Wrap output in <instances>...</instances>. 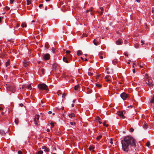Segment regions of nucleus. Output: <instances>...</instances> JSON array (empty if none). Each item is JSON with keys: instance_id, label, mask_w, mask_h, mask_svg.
<instances>
[{"instance_id": "obj_1", "label": "nucleus", "mask_w": 154, "mask_h": 154, "mask_svg": "<svg viewBox=\"0 0 154 154\" xmlns=\"http://www.w3.org/2000/svg\"><path fill=\"white\" fill-rule=\"evenodd\" d=\"M122 149L123 151L128 152L131 147H134L135 143L134 138L130 136H127L121 141Z\"/></svg>"}, {"instance_id": "obj_2", "label": "nucleus", "mask_w": 154, "mask_h": 154, "mask_svg": "<svg viewBox=\"0 0 154 154\" xmlns=\"http://www.w3.org/2000/svg\"><path fill=\"white\" fill-rule=\"evenodd\" d=\"M38 87L41 90H44L47 91L48 90V86L45 84H40L38 85Z\"/></svg>"}, {"instance_id": "obj_3", "label": "nucleus", "mask_w": 154, "mask_h": 154, "mask_svg": "<svg viewBox=\"0 0 154 154\" xmlns=\"http://www.w3.org/2000/svg\"><path fill=\"white\" fill-rule=\"evenodd\" d=\"M50 57V55L49 54H43L42 58L45 60H48L49 59Z\"/></svg>"}, {"instance_id": "obj_4", "label": "nucleus", "mask_w": 154, "mask_h": 154, "mask_svg": "<svg viewBox=\"0 0 154 154\" xmlns=\"http://www.w3.org/2000/svg\"><path fill=\"white\" fill-rule=\"evenodd\" d=\"M146 84L149 86H152L153 84L152 83V80L151 78L148 79L146 81Z\"/></svg>"}, {"instance_id": "obj_5", "label": "nucleus", "mask_w": 154, "mask_h": 154, "mask_svg": "<svg viewBox=\"0 0 154 154\" xmlns=\"http://www.w3.org/2000/svg\"><path fill=\"white\" fill-rule=\"evenodd\" d=\"M127 95L125 93H122L121 94V97L123 100H125L127 97Z\"/></svg>"}, {"instance_id": "obj_6", "label": "nucleus", "mask_w": 154, "mask_h": 154, "mask_svg": "<svg viewBox=\"0 0 154 154\" xmlns=\"http://www.w3.org/2000/svg\"><path fill=\"white\" fill-rule=\"evenodd\" d=\"M25 87L29 90H31L32 89V87H31V84H29L26 85H23V88H24Z\"/></svg>"}, {"instance_id": "obj_7", "label": "nucleus", "mask_w": 154, "mask_h": 154, "mask_svg": "<svg viewBox=\"0 0 154 154\" xmlns=\"http://www.w3.org/2000/svg\"><path fill=\"white\" fill-rule=\"evenodd\" d=\"M117 114L119 116L122 118L124 119L125 118L122 112L121 111H118L117 112Z\"/></svg>"}, {"instance_id": "obj_8", "label": "nucleus", "mask_w": 154, "mask_h": 154, "mask_svg": "<svg viewBox=\"0 0 154 154\" xmlns=\"http://www.w3.org/2000/svg\"><path fill=\"white\" fill-rule=\"evenodd\" d=\"M42 148L43 149H44V151L45 152H48L49 151V149L45 146H42Z\"/></svg>"}, {"instance_id": "obj_9", "label": "nucleus", "mask_w": 154, "mask_h": 154, "mask_svg": "<svg viewBox=\"0 0 154 154\" xmlns=\"http://www.w3.org/2000/svg\"><path fill=\"white\" fill-rule=\"evenodd\" d=\"M86 89L87 91V93L88 94H90L92 93V91L88 87L86 88Z\"/></svg>"}, {"instance_id": "obj_10", "label": "nucleus", "mask_w": 154, "mask_h": 154, "mask_svg": "<svg viewBox=\"0 0 154 154\" xmlns=\"http://www.w3.org/2000/svg\"><path fill=\"white\" fill-rule=\"evenodd\" d=\"M103 53L102 52H100L99 53V56L100 57V59H103Z\"/></svg>"}, {"instance_id": "obj_11", "label": "nucleus", "mask_w": 154, "mask_h": 154, "mask_svg": "<svg viewBox=\"0 0 154 154\" xmlns=\"http://www.w3.org/2000/svg\"><path fill=\"white\" fill-rule=\"evenodd\" d=\"M105 78L106 79V81L108 82L110 80L111 77L109 76L108 75L106 76L105 77Z\"/></svg>"}, {"instance_id": "obj_12", "label": "nucleus", "mask_w": 154, "mask_h": 154, "mask_svg": "<svg viewBox=\"0 0 154 154\" xmlns=\"http://www.w3.org/2000/svg\"><path fill=\"white\" fill-rule=\"evenodd\" d=\"M122 42V41L119 39H118L117 41H116V44L117 45H120L121 44Z\"/></svg>"}, {"instance_id": "obj_13", "label": "nucleus", "mask_w": 154, "mask_h": 154, "mask_svg": "<svg viewBox=\"0 0 154 154\" xmlns=\"http://www.w3.org/2000/svg\"><path fill=\"white\" fill-rule=\"evenodd\" d=\"M0 134L2 135H4L5 134V133L4 131L3 130H0Z\"/></svg>"}, {"instance_id": "obj_14", "label": "nucleus", "mask_w": 154, "mask_h": 154, "mask_svg": "<svg viewBox=\"0 0 154 154\" xmlns=\"http://www.w3.org/2000/svg\"><path fill=\"white\" fill-rule=\"evenodd\" d=\"M93 43L95 45H98L100 43L98 42V41H97V42H96L95 40H94L93 41Z\"/></svg>"}, {"instance_id": "obj_15", "label": "nucleus", "mask_w": 154, "mask_h": 154, "mask_svg": "<svg viewBox=\"0 0 154 154\" xmlns=\"http://www.w3.org/2000/svg\"><path fill=\"white\" fill-rule=\"evenodd\" d=\"M69 116L70 118H72L75 117V114L73 113H72L69 114Z\"/></svg>"}, {"instance_id": "obj_16", "label": "nucleus", "mask_w": 154, "mask_h": 154, "mask_svg": "<svg viewBox=\"0 0 154 154\" xmlns=\"http://www.w3.org/2000/svg\"><path fill=\"white\" fill-rule=\"evenodd\" d=\"M82 54V52L80 50H78L77 51V54L78 56H80Z\"/></svg>"}, {"instance_id": "obj_17", "label": "nucleus", "mask_w": 154, "mask_h": 154, "mask_svg": "<svg viewBox=\"0 0 154 154\" xmlns=\"http://www.w3.org/2000/svg\"><path fill=\"white\" fill-rule=\"evenodd\" d=\"M39 117H40L39 115H37L35 116V119H36L37 120V121H38V120L39 119Z\"/></svg>"}, {"instance_id": "obj_18", "label": "nucleus", "mask_w": 154, "mask_h": 154, "mask_svg": "<svg viewBox=\"0 0 154 154\" xmlns=\"http://www.w3.org/2000/svg\"><path fill=\"white\" fill-rule=\"evenodd\" d=\"M27 3L26 4L27 5H29L31 3V0H26Z\"/></svg>"}, {"instance_id": "obj_19", "label": "nucleus", "mask_w": 154, "mask_h": 154, "mask_svg": "<svg viewBox=\"0 0 154 154\" xmlns=\"http://www.w3.org/2000/svg\"><path fill=\"white\" fill-rule=\"evenodd\" d=\"M102 135L101 134L99 136H97L96 138V139L97 140L100 139L102 137Z\"/></svg>"}, {"instance_id": "obj_20", "label": "nucleus", "mask_w": 154, "mask_h": 154, "mask_svg": "<svg viewBox=\"0 0 154 154\" xmlns=\"http://www.w3.org/2000/svg\"><path fill=\"white\" fill-rule=\"evenodd\" d=\"M150 103L151 104V105L152 106H154V105H153V104L154 103V100H153V99H152L150 100Z\"/></svg>"}, {"instance_id": "obj_21", "label": "nucleus", "mask_w": 154, "mask_h": 154, "mask_svg": "<svg viewBox=\"0 0 154 154\" xmlns=\"http://www.w3.org/2000/svg\"><path fill=\"white\" fill-rule=\"evenodd\" d=\"M19 120L18 119H16L15 120V122L16 125L18 124V123Z\"/></svg>"}, {"instance_id": "obj_22", "label": "nucleus", "mask_w": 154, "mask_h": 154, "mask_svg": "<svg viewBox=\"0 0 154 154\" xmlns=\"http://www.w3.org/2000/svg\"><path fill=\"white\" fill-rule=\"evenodd\" d=\"M21 26L23 27V28H24V27H26V24H25V23H23L21 25Z\"/></svg>"}, {"instance_id": "obj_23", "label": "nucleus", "mask_w": 154, "mask_h": 154, "mask_svg": "<svg viewBox=\"0 0 154 154\" xmlns=\"http://www.w3.org/2000/svg\"><path fill=\"white\" fill-rule=\"evenodd\" d=\"M10 60H8V61L6 62L5 63V64L6 66H8L10 64V62H9Z\"/></svg>"}, {"instance_id": "obj_24", "label": "nucleus", "mask_w": 154, "mask_h": 154, "mask_svg": "<svg viewBox=\"0 0 154 154\" xmlns=\"http://www.w3.org/2000/svg\"><path fill=\"white\" fill-rule=\"evenodd\" d=\"M100 9L101 10V12L100 13V15H101L103 13V8L102 7H101L100 8Z\"/></svg>"}, {"instance_id": "obj_25", "label": "nucleus", "mask_w": 154, "mask_h": 154, "mask_svg": "<svg viewBox=\"0 0 154 154\" xmlns=\"http://www.w3.org/2000/svg\"><path fill=\"white\" fill-rule=\"evenodd\" d=\"M88 75L90 76H92L93 75V73L92 72H88Z\"/></svg>"}, {"instance_id": "obj_26", "label": "nucleus", "mask_w": 154, "mask_h": 154, "mask_svg": "<svg viewBox=\"0 0 154 154\" xmlns=\"http://www.w3.org/2000/svg\"><path fill=\"white\" fill-rule=\"evenodd\" d=\"M40 71L42 72V74H44L45 70L44 69L42 68L40 69Z\"/></svg>"}, {"instance_id": "obj_27", "label": "nucleus", "mask_w": 154, "mask_h": 154, "mask_svg": "<svg viewBox=\"0 0 154 154\" xmlns=\"http://www.w3.org/2000/svg\"><path fill=\"white\" fill-rule=\"evenodd\" d=\"M94 40H95V41L96 42H97V41H98V42H99V43H100V38H97L96 39H94Z\"/></svg>"}, {"instance_id": "obj_28", "label": "nucleus", "mask_w": 154, "mask_h": 154, "mask_svg": "<svg viewBox=\"0 0 154 154\" xmlns=\"http://www.w3.org/2000/svg\"><path fill=\"white\" fill-rule=\"evenodd\" d=\"M93 8H92L90 9L89 10H88L86 11V12L88 13L89 11L91 12L93 11Z\"/></svg>"}, {"instance_id": "obj_29", "label": "nucleus", "mask_w": 154, "mask_h": 154, "mask_svg": "<svg viewBox=\"0 0 154 154\" xmlns=\"http://www.w3.org/2000/svg\"><path fill=\"white\" fill-rule=\"evenodd\" d=\"M134 46L136 48H137L139 47V45L137 44H134Z\"/></svg>"}, {"instance_id": "obj_30", "label": "nucleus", "mask_w": 154, "mask_h": 154, "mask_svg": "<svg viewBox=\"0 0 154 154\" xmlns=\"http://www.w3.org/2000/svg\"><path fill=\"white\" fill-rule=\"evenodd\" d=\"M145 78H146V79H148L149 78V76H148V75L147 74H146L145 75Z\"/></svg>"}, {"instance_id": "obj_31", "label": "nucleus", "mask_w": 154, "mask_h": 154, "mask_svg": "<svg viewBox=\"0 0 154 154\" xmlns=\"http://www.w3.org/2000/svg\"><path fill=\"white\" fill-rule=\"evenodd\" d=\"M28 64L26 62H24L23 65L24 67H26L28 66Z\"/></svg>"}, {"instance_id": "obj_32", "label": "nucleus", "mask_w": 154, "mask_h": 154, "mask_svg": "<svg viewBox=\"0 0 154 154\" xmlns=\"http://www.w3.org/2000/svg\"><path fill=\"white\" fill-rule=\"evenodd\" d=\"M38 121H37V120L36 119H34V123L36 125H38Z\"/></svg>"}, {"instance_id": "obj_33", "label": "nucleus", "mask_w": 154, "mask_h": 154, "mask_svg": "<svg viewBox=\"0 0 154 154\" xmlns=\"http://www.w3.org/2000/svg\"><path fill=\"white\" fill-rule=\"evenodd\" d=\"M94 149V148L93 147H92V146H90L89 148V149L90 151L93 150Z\"/></svg>"}, {"instance_id": "obj_34", "label": "nucleus", "mask_w": 154, "mask_h": 154, "mask_svg": "<svg viewBox=\"0 0 154 154\" xmlns=\"http://www.w3.org/2000/svg\"><path fill=\"white\" fill-rule=\"evenodd\" d=\"M43 152L42 150H40L38 152L37 154H42Z\"/></svg>"}, {"instance_id": "obj_35", "label": "nucleus", "mask_w": 154, "mask_h": 154, "mask_svg": "<svg viewBox=\"0 0 154 154\" xmlns=\"http://www.w3.org/2000/svg\"><path fill=\"white\" fill-rule=\"evenodd\" d=\"M143 127L145 129L147 128V125L146 124H144L143 125Z\"/></svg>"}, {"instance_id": "obj_36", "label": "nucleus", "mask_w": 154, "mask_h": 154, "mask_svg": "<svg viewBox=\"0 0 154 154\" xmlns=\"http://www.w3.org/2000/svg\"><path fill=\"white\" fill-rule=\"evenodd\" d=\"M78 88H79V86L78 85H76L74 87L75 90H76L78 89Z\"/></svg>"}, {"instance_id": "obj_37", "label": "nucleus", "mask_w": 154, "mask_h": 154, "mask_svg": "<svg viewBox=\"0 0 154 154\" xmlns=\"http://www.w3.org/2000/svg\"><path fill=\"white\" fill-rule=\"evenodd\" d=\"M146 146L149 147L150 145V142H147L146 144Z\"/></svg>"}, {"instance_id": "obj_38", "label": "nucleus", "mask_w": 154, "mask_h": 154, "mask_svg": "<svg viewBox=\"0 0 154 154\" xmlns=\"http://www.w3.org/2000/svg\"><path fill=\"white\" fill-rule=\"evenodd\" d=\"M51 128H52V127H53L54 126V123H51Z\"/></svg>"}, {"instance_id": "obj_39", "label": "nucleus", "mask_w": 154, "mask_h": 154, "mask_svg": "<svg viewBox=\"0 0 154 154\" xmlns=\"http://www.w3.org/2000/svg\"><path fill=\"white\" fill-rule=\"evenodd\" d=\"M96 86L97 87H98L99 88H100L101 87V85L99 84H96Z\"/></svg>"}, {"instance_id": "obj_40", "label": "nucleus", "mask_w": 154, "mask_h": 154, "mask_svg": "<svg viewBox=\"0 0 154 154\" xmlns=\"http://www.w3.org/2000/svg\"><path fill=\"white\" fill-rule=\"evenodd\" d=\"M64 62H65L66 63H68L69 62V60L66 58V59H65V60Z\"/></svg>"}, {"instance_id": "obj_41", "label": "nucleus", "mask_w": 154, "mask_h": 154, "mask_svg": "<svg viewBox=\"0 0 154 154\" xmlns=\"http://www.w3.org/2000/svg\"><path fill=\"white\" fill-rule=\"evenodd\" d=\"M52 52L53 53H55V49L54 48H52Z\"/></svg>"}, {"instance_id": "obj_42", "label": "nucleus", "mask_w": 154, "mask_h": 154, "mask_svg": "<svg viewBox=\"0 0 154 154\" xmlns=\"http://www.w3.org/2000/svg\"><path fill=\"white\" fill-rule=\"evenodd\" d=\"M5 9L6 10H8L10 9V8L7 6H6L5 7Z\"/></svg>"}, {"instance_id": "obj_43", "label": "nucleus", "mask_w": 154, "mask_h": 154, "mask_svg": "<svg viewBox=\"0 0 154 154\" xmlns=\"http://www.w3.org/2000/svg\"><path fill=\"white\" fill-rule=\"evenodd\" d=\"M133 131H134V129L132 128H131L130 129V132H133Z\"/></svg>"}, {"instance_id": "obj_44", "label": "nucleus", "mask_w": 154, "mask_h": 154, "mask_svg": "<svg viewBox=\"0 0 154 154\" xmlns=\"http://www.w3.org/2000/svg\"><path fill=\"white\" fill-rule=\"evenodd\" d=\"M66 94L65 93H64L63 94V95H62V97L63 98H64L66 96Z\"/></svg>"}, {"instance_id": "obj_45", "label": "nucleus", "mask_w": 154, "mask_h": 154, "mask_svg": "<svg viewBox=\"0 0 154 154\" xmlns=\"http://www.w3.org/2000/svg\"><path fill=\"white\" fill-rule=\"evenodd\" d=\"M15 0H10V2L11 3L13 4L14 2L15 1Z\"/></svg>"}, {"instance_id": "obj_46", "label": "nucleus", "mask_w": 154, "mask_h": 154, "mask_svg": "<svg viewBox=\"0 0 154 154\" xmlns=\"http://www.w3.org/2000/svg\"><path fill=\"white\" fill-rule=\"evenodd\" d=\"M70 123L71 124V125H73L75 124V122H70Z\"/></svg>"}, {"instance_id": "obj_47", "label": "nucleus", "mask_w": 154, "mask_h": 154, "mask_svg": "<svg viewBox=\"0 0 154 154\" xmlns=\"http://www.w3.org/2000/svg\"><path fill=\"white\" fill-rule=\"evenodd\" d=\"M103 125L104 126H106V127H107L108 125H106L105 122H104L103 123Z\"/></svg>"}, {"instance_id": "obj_48", "label": "nucleus", "mask_w": 154, "mask_h": 154, "mask_svg": "<svg viewBox=\"0 0 154 154\" xmlns=\"http://www.w3.org/2000/svg\"><path fill=\"white\" fill-rule=\"evenodd\" d=\"M18 154H22V152L20 151H18Z\"/></svg>"}, {"instance_id": "obj_49", "label": "nucleus", "mask_w": 154, "mask_h": 154, "mask_svg": "<svg viewBox=\"0 0 154 154\" xmlns=\"http://www.w3.org/2000/svg\"><path fill=\"white\" fill-rule=\"evenodd\" d=\"M70 53V51H69L67 50L66 51V53L67 54H69Z\"/></svg>"}, {"instance_id": "obj_50", "label": "nucleus", "mask_w": 154, "mask_h": 154, "mask_svg": "<svg viewBox=\"0 0 154 154\" xmlns=\"http://www.w3.org/2000/svg\"><path fill=\"white\" fill-rule=\"evenodd\" d=\"M19 105L20 107H22L23 106V104H22V103H20V104H19Z\"/></svg>"}, {"instance_id": "obj_51", "label": "nucleus", "mask_w": 154, "mask_h": 154, "mask_svg": "<svg viewBox=\"0 0 154 154\" xmlns=\"http://www.w3.org/2000/svg\"><path fill=\"white\" fill-rule=\"evenodd\" d=\"M141 45H143L144 44V42H143V40H141Z\"/></svg>"}, {"instance_id": "obj_52", "label": "nucleus", "mask_w": 154, "mask_h": 154, "mask_svg": "<svg viewBox=\"0 0 154 154\" xmlns=\"http://www.w3.org/2000/svg\"><path fill=\"white\" fill-rule=\"evenodd\" d=\"M132 71H133V72L134 73L135 72V69H134L133 70H132Z\"/></svg>"}, {"instance_id": "obj_53", "label": "nucleus", "mask_w": 154, "mask_h": 154, "mask_svg": "<svg viewBox=\"0 0 154 154\" xmlns=\"http://www.w3.org/2000/svg\"><path fill=\"white\" fill-rule=\"evenodd\" d=\"M43 6V5L42 4H40L39 5V8H41V7H42V6Z\"/></svg>"}, {"instance_id": "obj_54", "label": "nucleus", "mask_w": 154, "mask_h": 154, "mask_svg": "<svg viewBox=\"0 0 154 154\" xmlns=\"http://www.w3.org/2000/svg\"><path fill=\"white\" fill-rule=\"evenodd\" d=\"M66 59V57H63V61L64 62L65 60V59Z\"/></svg>"}, {"instance_id": "obj_55", "label": "nucleus", "mask_w": 154, "mask_h": 154, "mask_svg": "<svg viewBox=\"0 0 154 154\" xmlns=\"http://www.w3.org/2000/svg\"><path fill=\"white\" fill-rule=\"evenodd\" d=\"M50 129H47L46 131L48 132H49L50 131Z\"/></svg>"}, {"instance_id": "obj_56", "label": "nucleus", "mask_w": 154, "mask_h": 154, "mask_svg": "<svg viewBox=\"0 0 154 154\" xmlns=\"http://www.w3.org/2000/svg\"><path fill=\"white\" fill-rule=\"evenodd\" d=\"M52 112L51 111H49L48 112V114H51L52 113Z\"/></svg>"}, {"instance_id": "obj_57", "label": "nucleus", "mask_w": 154, "mask_h": 154, "mask_svg": "<svg viewBox=\"0 0 154 154\" xmlns=\"http://www.w3.org/2000/svg\"><path fill=\"white\" fill-rule=\"evenodd\" d=\"M74 103H72L71 105L72 106V107H73L74 106Z\"/></svg>"}, {"instance_id": "obj_58", "label": "nucleus", "mask_w": 154, "mask_h": 154, "mask_svg": "<svg viewBox=\"0 0 154 154\" xmlns=\"http://www.w3.org/2000/svg\"><path fill=\"white\" fill-rule=\"evenodd\" d=\"M110 143L111 144H112L113 143V142L112 140H111Z\"/></svg>"}, {"instance_id": "obj_59", "label": "nucleus", "mask_w": 154, "mask_h": 154, "mask_svg": "<svg viewBox=\"0 0 154 154\" xmlns=\"http://www.w3.org/2000/svg\"><path fill=\"white\" fill-rule=\"evenodd\" d=\"M99 120H100V118H99V117H97V118Z\"/></svg>"}, {"instance_id": "obj_60", "label": "nucleus", "mask_w": 154, "mask_h": 154, "mask_svg": "<svg viewBox=\"0 0 154 154\" xmlns=\"http://www.w3.org/2000/svg\"><path fill=\"white\" fill-rule=\"evenodd\" d=\"M45 46L47 49L48 48V46H47L46 45H45Z\"/></svg>"}, {"instance_id": "obj_61", "label": "nucleus", "mask_w": 154, "mask_h": 154, "mask_svg": "<svg viewBox=\"0 0 154 154\" xmlns=\"http://www.w3.org/2000/svg\"><path fill=\"white\" fill-rule=\"evenodd\" d=\"M31 22H32V23H34V22H35V21L34 20H32V21Z\"/></svg>"}, {"instance_id": "obj_62", "label": "nucleus", "mask_w": 154, "mask_h": 154, "mask_svg": "<svg viewBox=\"0 0 154 154\" xmlns=\"http://www.w3.org/2000/svg\"><path fill=\"white\" fill-rule=\"evenodd\" d=\"M47 7H45V10H47Z\"/></svg>"}, {"instance_id": "obj_63", "label": "nucleus", "mask_w": 154, "mask_h": 154, "mask_svg": "<svg viewBox=\"0 0 154 154\" xmlns=\"http://www.w3.org/2000/svg\"><path fill=\"white\" fill-rule=\"evenodd\" d=\"M99 123L100 124H101L102 123V122H101L100 121H99Z\"/></svg>"}, {"instance_id": "obj_64", "label": "nucleus", "mask_w": 154, "mask_h": 154, "mask_svg": "<svg viewBox=\"0 0 154 154\" xmlns=\"http://www.w3.org/2000/svg\"><path fill=\"white\" fill-rule=\"evenodd\" d=\"M152 99H153V100H154V95L153 96L152 98Z\"/></svg>"}]
</instances>
